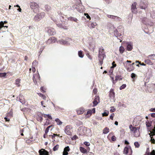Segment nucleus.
I'll return each mask as SVG.
<instances>
[{
	"instance_id": "nucleus-18",
	"label": "nucleus",
	"mask_w": 155,
	"mask_h": 155,
	"mask_svg": "<svg viewBox=\"0 0 155 155\" xmlns=\"http://www.w3.org/2000/svg\"><path fill=\"white\" fill-rule=\"evenodd\" d=\"M68 20H70L71 21H75L76 22H78L77 21H78V20L75 18L71 17H69L68 18Z\"/></svg>"
},
{
	"instance_id": "nucleus-42",
	"label": "nucleus",
	"mask_w": 155,
	"mask_h": 155,
	"mask_svg": "<svg viewBox=\"0 0 155 155\" xmlns=\"http://www.w3.org/2000/svg\"><path fill=\"white\" fill-rule=\"evenodd\" d=\"M116 110L115 108L113 106L110 107V112H114Z\"/></svg>"
},
{
	"instance_id": "nucleus-29",
	"label": "nucleus",
	"mask_w": 155,
	"mask_h": 155,
	"mask_svg": "<svg viewBox=\"0 0 155 155\" xmlns=\"http://www.w3.org/2000/svg\"><path fill=\"white\" fill-rule=\"evenodd\" d=\"M110 96L114 97L115 93L113 89H111L110 91Z\"/></svg>"
},
{
	"instance_id": "nucleus-34",
	"label": "nucleus",
	"mask_w": 155,
	"mask_h": 155,
	"mask_svg": "<svg viewBox=\"0 0 155 155\" xmlns=\"http://www.w3.org/2000/svg\"><path fill=\"white\" fill-rule=\"evenodd\" d=\"M15 84L16 85H17L18 87H19L20 86V85L19 84L20 82V80L19 79H16L15 81Z\"/></svg>"
},
{
	"instance_id": "nucleus-8",
	"label": "nucleus",
	"mask_w": 155,
	"mask_h": 155,
	"mask_svg": "<svg viewBox=\"0 0 155 155\" xmlns=\"http://www.w3.org/2000/svg\"><path fill=\"white\" fill-rule=\"evenodd\" d=\"M64 131L65 133L68 135H71V133L70 131V129L69 126H67L65 127L64 128Z\"/></svg>"
},
{
	"instance_id": "nucleus-30",
	"label": "nucleus",
	"mask_w": 155,
	"mask_h": 155,
	"mask_svg": "<svg viewBox=\"0 0 155 155\" xmlns=\"http://www.w3.org/2000/svg\"><path fill=\"white\" fill-rule=\"evenodd\" d=\"M55 121L57 123L58 125H61L62 124V122L58 118H56Z\"/></svg>"
},
{
	"instance_id": "nucleus-63",
	"label": "nucleus",
	"mask_w": 155,
	"mask_h": 155,
	"mask_svg": "<svg viewBox=\"0 0 155 155\" xmlns=\"http://www.w3.org/2000/svg\"><path fill=\"white\" fill-rule=\"evenodd\" d=\"M68 154V153L67 152H66L64 151L63 152V155H67Z\"/></svg>"
},
{
	"instance_id": "nucleus-21",
	"label": "nucleus",
	"mask_w": 155,
	"mask_h": 155,
	"mask_svg": "<svg viewBox=\"0 0 155 155\" xmlns=\"http://www.w3.org/2000/svg\"><path fill=\"white\" fill-rule=\"evenodd\" d=\"M57 25L58 27L60 28H63L65 29H68V28L67 27L63 26L61 24H57Z\"/></svg>"
},
{
	"instance_id": "nucleus-37",
	"label": "nucleus",
	"mask_w": 155,
	"mask_h": 155,
	"mask_svg": "<svg viewBox=\"0 0 155 155\" xmlns=\"http://www.w3.org/2000/svg\"><path fill=\"white\" fill-rule=\"evenodd\" d=\"M121 36H122V35L121 34L119 33L116 37H117V38L118 39H119V40H120V42H121L122 41V40L120 39V38H121Z\"/></svg>"
},
{
	"instance_id": "nucleus-1",
	"label": "nucleus",
	"mask_w": 155,
	"mask_h": 155,
	"mask_svg": "<svg viewBox=\"0 0 155 155\" xmlns=\"http://www.w3.org/2000/svg\"><path fill=\"white\" fill-rule=\"evenodd\" d=\"M30 5L31 8L33 10V11L34 12L36 13L39 11V6L36 2H31Z\"/></svg>"
},
{
	"instance_id": "nucleus-64",
	"label": "nucleus",
	"mask_w": 155,
	"mask_h": 155,
	"mask_svg": "<svg viewBox=\"0 0 155 155\" xmlns=\"http://www.w3.org/2000/svg\"><path fill=\"white\" fill-rule=\"evenodd\" d=\"M150 111L151 112H155V108H151L150 109Z\"/></svg>"
},
{
	"instance_id": "nucleus-23",
	"label": "nucleus",
	"mask_w": 155,
	"mask_h": 155,
	"mask_svg": "<svg viewBox=\"0 0 155 155\" xmlns=\"http://www.w3.org/2000/svg\"><path fill=\"white\" fill-rule=\"evenodd\" d=\"M38 75H37V76H38L39 78H40V77L38 73ZM35 75L36 76H37V75H36V74H35ZM33 81L34 82L35 84H37V81H36V79L35 78V74H34L33 76Z\"/></svg>"
},
{
	"instance_id": "nucleus-26",
	"label": "nucleus",
	"mask_w": 155,
	"mask_h": 155,
	"mask_svg": "<svg viewBox=\"0 0 155 155\" xmlns=\"http://www.w3.org/2000/svg\"><path fill=\"white\" fill-rule=\"evenodd\" d=\"M80 151L81 152H82V153H86L87 151V150L85 149L83 147H80Z\"/></svg>"
},
{
	"instance_id": "nucleus-57",
	"label": "nucleus",
	"mask_w": 155,
	"mask_h": 155,
	"mask_svg": "<svg viewBox=\"0 0 155 155\" xmlns=\"http://www.w3.org/2000/svg\"><path fill=\"white\" fill-rule=\"evenodd\" d=\"M146 126L147 127H150L151 126L150 123L149 122L147 123V122H146Z\"/></svg>"
},
{
	"instance_id": "nucleus-10",
	"label": "nucleus",
	"mask_w": 155,
	"mask_h": 155,
	"mask_svg": "<svg viewBox=\"0 0 155 155\" xmlns=\"http://www.w3.org/2000/svg\"><path fill=\"white\" fill-rule=\"evenodd\" d=\"M133 44L131 43H127V49L128 51H131L133 49Z\"/></svg>"
},
{
	"instance_id": "nucleus-55",
	"label": "nucleus",
	"mask_w": 155,
	"mask_h": 155,
	"mask_svg": "<svg viewBox=\"0 0 155 155\" xmlns=\"http://www.w3.org/2000/svg\"><path fill=\"white\" fill-rule=\"evenodd\" d=\"M111 140L113 141H115L116 140V137L114 136H113L111 138Z\"/></svg>"
},
{
	"instance_id": "nucleus-20",
	"label": "nucleus",
	"mask_w": 155,
	"mask_h": 155,
	"mask_svg": "<svg viewBox=\"0 0 155 155\" xmlns=\"http://www.w3.org/2000/svg\"><path fill=\"white\" fill-rule=\"evenodd\" d=\"M151 134H150V137L151 141L152 143L154 144L155 143V140L153 138V136L154 135L152 133V132L151 133Z\"/></svg>"
},
{
	"instance_id": "nucleus-43",
	"label": "nucleus",
	"mask_w": 155,
	"mask_h": 155,
	"mask_svg": "<svg viewBox=\"0 0 155 155\" xmlns=\"http://www.w3.org/2000/svg\"><path fill=\"white\" fill-rule=\"evenodd\" d=\"M93 106L94 107V106H96L97 104H98V103L97 102V101L96 99H95L94 100V101H93Z\"/></svg>"
},
{
	"instance_id": "nucleus-53",
	"label": "nucleus",
	"mask_w": 155,
	"mask_h": 155,
	"mask_svg": "<svg viewBox=\"0 0 155 155\" xmlns=\"http://www.w3.org/2000/svg\"><path fill=\"white\" fill-rule=\"evenodd\" d=\"M136 76V75L134 73H132L131 74V78L134 79Z\"/></svg>"
},
{
	"instance_id": "nucleus-60",
	"label": "nucleus",
	"mask_w": 155,
	"mask_h": 155,
	"mask_svg": "<svg viewBox=\"0 0 155 155\" xmlns=\"http://www.w3.org/2000/svg\"><path fill=\"white\" fill-rule=\"evenodd\" d=\"M32 71L33 72H35V67L32 66Z\"/></svg>"
},
{
	"instance_id": "nucleus-14",
	"label": "nucleus",
	"mask_w": 155,
	"mask_h": 155,
	"mask_svg": "<svg viewBox=\"0 0 155 155\" xmlns=\"http://www.w3.org/2000/svg\"><path fill=\"white\" fill-rule=\"evenodd\" d=\"M139 129L140 128H138L137 130H136L134 132V136L136 137H138L140 135V133L139 131Z\"/></svg>"
},
{
	"instance_id": "nucleus-47",
	"label": "nucleus",
	"mask_w": 155,
	"mask_h": 155,
	"mask_svg": "<svg viewBox=\"0 0 155 155\" xmlns=\"http://www.w3.org/2000/svg\"><path fill=\"white\" fill-rule=\"evenodd\" d=\"M40 89H41V91L42 92H45L46 91V89L44 87H41Z\"/></svg>"
},
{
	"instance_id": "nucleus-56",
	"label": "nucleus",
	"mask_w": 155,
	"mask_h": 155,
	"mask_svg": "<svg viewBox=\"0 0 155 155\" xmlns=\"http://www.w3.org/2000/svg\"><path fill=\"white\" fill-rule=\"evenodd\" d=\"M84 144H85V145H86L87 146H89L90 145V143L87 142H86V141L84 142Z\"/></svg>"
},
{
	"instance_id": "nucleus-41",
	"label": "nucleus",
	"mask_w": 155,
	"mask_h": 155,
	"mask_svg": "<svg viewBox=\"0 0 155 155\" xmlns=\"http://www.w3.org/2000/svg\"><path fill=\"white\" fill-rule=\"evenodd\" d=\"M70 150V149L69 146H67L66 147H65L64 149V151L67 152H68V151H69Z\"/></svg>"
},
{
	"instance_id": "nucleus-3",
	"label": "nucleus",
	"mask_w": 155,
	"mask_h": 155,
	"mask_svg": "<svg viewBox=\"0 0 155 155\" xmlns=\"http://www.w3.org/2000/svg\"><path fill=\"white\" fill-rule=\"evenodd\" d=\"M123 64L125 66V67L127 68V70L129 71L130 72L131 71H133L134 69V68L133 66H132V65L131 64H128V67L127 66V64L125 62H123Z\"/></svg>"
},
{
	"instance_id": "nucleus-33",
	"label": "nucleus",
	"mask_w": 155,
	"mask_h": 155,
	"mask_svg": "<svg viewBox=\"0 0 155 155\" xmlns=\"http://www.w3.org/2000/svg\"><path fill=\"white\" fill-rule=\"evenodd\" d=\"M86 129V128H83L82 127H79V130L81 131H83V133H82L81 132V134H85V132H84V130H87Z\"/></svg>"
},
{
	"instance_id": "nucleus-13",
	"label": "nucleus",
	"mask_w": 155,
	"mask_h": 155,
	"mask_svg": "<svg viewBox=\"0 0 155 155\" xmlns=\"http://www.w3.org/2000/svg\"><path fill=\"white\" fill-rule=\"evenodd\" d=\"M43 151H40L39 152V155H49L48 152L46 150L42 149Z\"/></svg>"
},
{
	"instance_id": "nucleus-9",
	"label": "nucleus",
	"mask_w": 155,
	"mask_h": 155,
	"mask_svg": "<svg viewBox=\"0 0 155 155\" xmlns=\"http://www.w3.org/2000/svg\"><path fill=\"white\" fill-rule=\"evenodd\" d=\"M19 101L22 104L25 103V99L22 95L21 94L19 95Z\"/></svg>"
},
{
	"instance_id": "nucleus-16",
	"label": "nucleus",
	"mask_w": 155,
	"mask_h": 155,
	"mask_svg": "<svg viewBox=\"0 0 155 155\" xmlns=\"http://www.w3.org/2000/svg\"><path fill=\"white\" fill-rule=\"evenodd\" d=\"M105 54L104 52V49L103 48L101 47L99 49L98 54Z\"/></svg>"
},
{
	"instance_id": "nucleus-2",
	"label": "nucleus",
	"mask_w": 155,
	"mask_h": 155,
	"mask_svg": "<svg viewBox=\"0 0 155 155\" xmlns=\"http://www.w3.org/2000/svg\"><path fill=\"white\" fill-rule=\"evenodd\" d=\"M45 15V13L44 12H42L36 15L34 18V20L35 21H39L43 18Z\"/></svg>"
},
{
	"instance_id": "nucleus-46",
	"label": "nucleus",
	"mask_w": 155,
	"mask_h": 155,
	"mask_svg": "<svg viewBox=\"0 0 155 155\" xmlns=\"http://www.w3.org/2000/svg\"><path fill=\"white\" fill-rule=\"evenodd\" d=\"M38 62H37L36 60H35L33 61L32 63V66L35 67L36 66Z\"/></svg>"
},
{
	"instance_id": "nucleus-19",
	"label": "nucleus",
	"mask_w": 155,
	"mask_h": 155,
	"mask_svg": "<svg viewBox=\"0 0 155 155\" xmlns=\"http://www.w3.org/2000/svg\"><path fill=\"white\" fill-rule=\"evenodd\" d=\"M144 62L150 65H153V63L152 62V61L150 59H146L144 60Z\"/></svg>"
},
{
	"instance_id": "nucleus-7",
	"label": "nucleus",
	"mask_w": 155,
	"mask_h": 155,
	"mask_svg": "<svg viewBox=\"0 0 155 155\" xmlns=\"http://www.w3.org/2000/svg\"><path fill=\"white\" fill-rule=\"evenodd\" d=\"M48 33L50 35H54L55 34V30L53 28H50L48 31Z\"/></svg>"
},
{
	"instance_id": "nucleus-15",
	"label": "nucleus",
	"mask_w": 155,
	"mask_h": 155,
	"mask_svg": "<svg viewBox=\"0 0 155 155\" xmlns=\"http://www.w3.org/2000/svg\"><path fill=\"white\" fill-rule=\"evenodd\" d=\"M78 114H83L84 112V109L83 108H80L77 111Z\"/></svg>"
},
{
	"instance_id": "nucleus-54",
	"label": "nucleus",
	"mask_w": 155,
	"mask_h": 155,
	"mask_svg": "<svg viewBox=\"0 0 155 155\" xmlns=\"http://www.w3.org/2000/svg\"><path fill=\"white\" fill-rule=\"evenodd\" d=\"M43 116V114L40 112H38L37 113V117Z\"/></svg>"
},
{
	"instance_id": "nucleus-31",
	"label": "nucleus",
	"mask_w": 155,
	"mask_h": 155,
	"mask_svg": "<svg viewBox=\"0 0 155 155\" xmlns=\"http://www.w3.org/2000/svg\"><path fill=\"white\" fill-rule=\"evenodd\" d=\"M75 124L77 126H79L82 124V122L81 121L78 120L75 122Z\"/></svg>"
},
{
	"instance_id": "nucleus-51",
	"label": "nucleus",
	"mask_w": 155,
	"mask_h": 155,
	"mask_svg": "<svg viewBox=\"0 0 155 155\" xmlns=\"http://www.w3.org/2000/svg\"><path fill=\"white\" fill-rule=\"evenodd\" d=\"M114 19L116 21H120L121 18L117 16H115Z\"/></svg>"
},
{
	"instance_id": "nucleus-11",
	"label": "nucleus",
	"mask_w": 155,
	"mask_h": 155,
	"mask_svg": "<svg viewBox=\"0 0 155 155\" xmlns=\"http://www.w3.org/2000/svg\"><path fill=\"white\" fill-rule=\"evenodd\" d=\"M139 5L140 8L142 9H145L147 7V6L143 2H141Z\"/></svg>"
},
{
	"instance_id": "nucleus-35",
	"label": "nucleus",
	"mask_w": 155,
	"mask_h": 155,
	"mask_svg": "<svg viewBox=\"0 0 155 155\" xmlns=\"http://www.w3.org/2000/svg\"><path fill=\"white\" fill-rule=\"evenodd\" d=\"M59 148V145L58 144L56 145L53 148L54 151H56L58 150Z\"/></svg>"
},
{
	"instance_id": "nucleus-48",
	"label": "nucleus",
	"mask_w": 155,
	"mask_h": 155,
	"mask_svg": "<svg viewBox=\"0 0 155 155\" xmlns=\"http://www.w3.org/2000/svg\"><path fill=\"white\" fill-rule=\"evenodd\" d=\"M139 127H133V128L131 129V130H130L132 131H134V132L135 130H137L138 128Z\"/></svg>"
},
{
	"instance_id": "nucleus-38",
	"label": "nucleus",
	"mask_w": 155,
	"mask_h": 155,
	"mask_svg": "<svg viewBox=\"0 0 155 155\" xmlns=\"http://www.w3.org/2000/svg\"><path fill=\"white\" fill-rule=\"evenodd\" d=\"M119 51L120 53H123L124 51V48L122 46H120L119 48Z\"/></svg>"
},
{
	"instance_id": "nucleus-5",
	"label": "nucleus",
	"mask_w": 155,
	"mask_h": 155,
	"mask_svg": "<svg viewBox=\"0 0 155 155\" xmlns=\"http://www.w3.org/2000/svg\"><path fill=\"white\" fill-rule=\"evenodd\" d=\"M137 3L134 2L132 4L131 6V11L134 14H136L137 13V8H136Z\"/></svg>"
},
{
	"instance_id": "nucleus-36",
	"label": "nucleus",
	"mask_w": 155,
	"mask_h": 155,
	"mask_svg": "<svg viewBox=\"0 0 155 155\" xmlns=\"http://www.w3.org/2000/svg\"><path fill=\"white\" fill-rule=\"evenodd\" d=\"M43 116L41 117H37V120L38 121H40V122H41L43 120Z\"/></svg>"
},
{
	"instance_id": "nucleus-59",
	"label": "nucleus",
	"mask_w": 155,
	"mask_h": 155,
	"mask_svg": "<svg viewBox=\"0 0 155 155\" xmlns=\"http://www.w3.org/2000/svg\"><path fill=\"white\" fill-rule=\"evenodd\" d=\"M92 111L91 110H90L87 111V114H90V115L91 114Z\"/></svg>"
},
{
	"instance_id": "nucleus-17",
	"label": "nucleus",
	"mask_w": 155,
	"mask_h": 155,
	"mask_svg": "<svg viewBox=\"0 0 155 155\" xmlns=\"http://www.w3.org/2000/svg\"><path fill=\"white\" fill-rule=\"evenodd\" d=\"M45 10L47 12H49L51 10V7L48 5H46L45 6Z\"/></svg>"
},
{
	"instance_id": "nucleus-40",
	"label": "nucleus",
	"mask_w": 155,
	"mask_h": 155,
	"mask_svg": "<svg viewBox=\"0 0 155 155\" xmlns=\"http://www.w3.org/2000/svg\"><path fill=\"white\" fill-rule=\"evenodd\" d=\"M126 87V85L125 84H122L120 87V89L122 90L125 88Z\"/></svg>"
},
{
	"instance_id": "nucleus-39",
	"label": "nucleus",
	"mask_w": 155,
	"mask_h": 155,
	"mask_svg": "<svg viewBox=\"0 0 155 155\" xmlns=\"http://www.w3.org/2000/svg\"><path fill=\"white\" fill-rule=\"evenodd\" d=\"M59 43L62 44H66L67 42L66 41L62 40L59 41Z\"/></svg>"
},
{
	"instance_id": "nucleus-22",
	"label": "nucleus",
	"mask_w": 155,
	"mask_h": 155,
	"mask_svg": "<svg viewBox=\"0 0 155 155\" xmlns=\"http://www.w3.org/2000/svg\"><path fill=\"white\" fill-rule=\"evenodd\" d=\"M148 58L152 60H155V55L152 54L149 55L147 57Z\"/></svg>"
},
{
	"instance_id": "nucleus-44",
	"label": "nucleus",
	"mask_w": 155,
	"mask_h": 155,
	"mask_svg": "<svg viewBox=\"0 0 155 155\" xmlns=\"http://www.w3.org/2000/svg\"><path fill=\"white\" fill-rule=\"evenodd\" d=\"M134 145L135 147L137 148H138L140 146V144L137 142H135Z\"/></svg>"
},
{
	"instance_id": "nucleus-58",
	"label": "nucleus",
	"mask_w": 155,
	"mask_h": 155,
	"mask_svg": "<svg viewBox=\"0 0 155 155\" xmlns=\"http://www.w3.org/2000/svg\"><path fill=\"white\" fill-rule=\"evenodd\" d=\"M75 9H77V6L75 5H73L71 8V9L73 10H74Z\"/></svg>"
},
{
	"instance_id": "nucleus-25",
	"label": "nucleus",
	"mask_w": 155,
	"mask_h": 155,
	"mask_svg": "<svg viewBox=\"0 0 155 155\" xmlns=\"http://www.w3.org/2000/svg\"><path fill=\"white\" fill-rule=\"evenodd\" d=\"M97 24L96 22H93L91 24V26L89 27L90 28H94L97 25Z\"/></svg>"
},
{
	"instance_id": "nucleus-61",
	"label": "nucleus",
	"mask_w": 155,
	"mask_h": 155,
	"mask_svg": "<svg viewBox=\"0 0 155 155\" xmlns=\"http://www.w3.org/2000/svg\"><path fill=\"white\" fill-rule=\"evenodd\" d=\"M152 133L153 135H155V126H154L153 129L152 130Z\"/></svg>"
},
{
	"instance_id": "nucleus-45",
	"label": "nucleus",
	"mask_w": 155,
	"mask_h": 155,
	"mask_svg": "<svg viewBox=\"0 0 155 155\" xmlns=\"http://www.w3.org/2000/svg\"><path fill=\"white\" fill-rule=\"evenodd\" d=\"M109 113V111L104 112L102 114L103 116H107Z\"/></svg>"
},
{
	"instance_id": "nucleus-49",
	"label": "nucleus",
	"mask_w": 155,
	"mask_h": 155,
	"mask_svg": "<svg viewBox=\"0 0 155 155\" xmlns=\"http://www.w3.org/2000/svg\"><path fill=\"white\" fill-rule=\"evenodd\" d=\"M6 74L5 73H0V77H4L6 75Z\"/></svg>"
},
{
	"instance_id": "nucleus-52",
	"label": "nucleus",
	"mask_w": 155,
	"mask_h": 155,
	"mask_svg": "<svg viewBox=\"0 0 155 155\" xmlns=\"http://www.w3.org/2000/svg\"><path fill=\"white\" fill-rule=\"evenodd\" d=\"M147 155H155V151L154 150H153L152 151V153H149Z\"/></svg>"
},
{
	"instance_id": "nucleus-28",
	"label": "nucleus",
	"mask_w": 155,
	"mask_h": 155,
	"mask_svg": "<svg viewBox=\"0 0 155 155\" xmlns=\"http://www.w3.org/2000/svg\"><path fill=\"white\" fill-rule=\"evenodd\" d=\"M78 55L81 58H82L84 57V54H83L82 51H78Z\"/></svg>"
},
{
	"instance_id": "nucleus-6",
	"label": "nucleus",
	"mask_w": 155,
	"mask_h": 155,
	"mask_svg": "<svg viewBox=\"0 0 155 155\" xmlns=\"http://www.w3.org/2000/svg\"><path fill=\"white\" fill-rule=\"evenodd\" d=\"M56 41L54 37H52L50 38L47 41L48 44H50L51 43H54Z\"/></svg>"
},
{
	"instance_id": "nucleus-50",
	"label": "nucleus",
	"mask_w": 155,
	"mask_h": 155,
	"mask_svg": "<svg viewBox=\"0 0 155 155\" xmlns=\"http://www.w3.org/2000/svg\"><path fill=\"white\" fill-rule=\"evenodd\" d=\"M119 34V33L118 32V31L117 30V29H115L114 31V35L116 37L117 35H118V34Z\"/></svg>"
},
{
	"instance_id": "nucleus-24",
	"label": "nucleus",
	"mask_w": 155,
	"mask_h": 155,
	"mask_svg": "<svg viewBox=\"0 0 155 155\" xmlns=\"http://www.w3.org/2000/svg\"><path fill=\"white\" fill-rule=\"evenodd\" d=\"M109 132V129L107 127H105L103 130V133L107 134Z\"/></svg>"
},
{
	"instance_id": "nucleus-4",
	"label": "nucleus",
	"mask_w": 155,
	"mask_h": 155,
	"mask_svg": "<svg viewBox=\"0 0 155 155\" xmlns=\"http://www.w3.org/2000/svg\"><path fill=\"white\" fill-rule=\"evenodd\" d=\"M106 57L105 54H98V60L101 65H102L103 63V60L105 57Z\"/></svg>"
},
{
	"instance_id": "nucleus-32",
	"label": "nucleus",
	"mask_w": 155,
	"mask_h": 155,
	"mask_svg": "<svg viewBox=\"0 0 155 155\" xmlns=\"http://www.w3.org/2000/svg\"><path fill=\"white\" fill-rule=\"evenodd\" d=\"M121 76L120 75H117L115 77V80L117 81L118 79H119L120 80H122V78H121Z\"/></svg>"
},
{
	"instance_id": "nucleus-62",
	"label": "nucleus",
	"mask_w": 155,
	"mask_h": 155,
	"mask_svg": "<svg viewBox=\"0 0 155 155\" xmlns=\"http://www.w3.org/2000/svg\"><path fill=\"white\" fill-rule=\"evenodd\" d=\"M52 137L53 139L56 136H58V135L57 134H54L52 136Z\"/></svg>"
},
{
	"instance_id": "nucleus-12",
	"label": "nucleus",
	"mask_w": 155,
	"mask_h": 155,
	"mask_svg": "<svg viewBox=\"0 0 155 155\" xmlns=\"http://www.w3.org/2000/svg\"><path fill=\"white\" fill-rule=\"evenodd\" d=\"M7 23L6 21H4V22L3 21H0V30L3 27H8L6 25H4V24H6Z\"/></svg>"
},
{
	"instance_id": "nucleus-27",
	"label": "nucleus",
	"mask_w": 155,
	"mask_h": 155,
	"mask_svg": "<svg viewBox=\"0 0 155 155\" xmlns=\"http://www.w3.org/2000/svg\"><path fill=\"white\" fill-rule=\"evenodd\" d=\"M128 148L127 147H125L124 149L123 153L125 154H127L128 153Z\"/></svg>"
}]
</instances>
